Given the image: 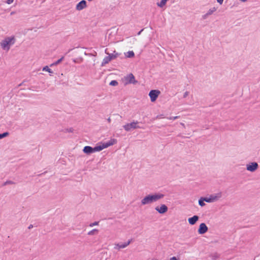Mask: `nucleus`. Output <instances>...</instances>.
<instances>
[{
    "label": "nucleus",
    "mask_w": 260,
    "mask_h": 260,
    "mask_svg": "<svg viewBox=\"0 0 260 260\" xmlns=\"http://www.w3.org/2000/svg\"><path fill=\"white\" fill-rule=\"evenodd\" d=\"M165 195L161 193H150L146 196L142 200L141 204L145 205L155 202L159 200L162 199Z\"/></svg>",
    "instance_id": "nucleus-1"
},
{
    "label": "nucleus",
    "mask_w": 260,
    "mask_h": 260,
    "mask_svg": "<svg viewBox=\"0 0 260 260\" xmlns=\"http://www.w3.org/2000/svg\"><path fill=\"white\" fill-rule=\"evenodd\" d=\"M15 42V39L14 36L6 37L1 42V46L4 50H9L10 46Z\"/></svg>",
    "instance_id": "nucleus-2"
},
{
    "label": "nucleus",
    "mask_w": 260,
    "mask_h": 260,
    "mask_svg": "<svg viewBox=\"0 0 260 260\" xmlns=\"http://www.w3.org/2000/svg\"><path fill=\"white\" fill-rule=\"evenodd\" d=\"M139 123L138 121H134L131 123H127L123 126V128L126 132H131L137 128H141V127L138 125Z\"/></svg>",
    "instance_id": "nucleus-3"
},
{
    "label": "nucleus",
    "mask_w": 260,
    "mask_h": 260,
    "mask_svg": "<svg viewBox=\"0 0 260 260\" xmlns=\"http://www.w3.org/2000/svg\"><path fill=\"white\" fill-rule=\"evenodd\" d=\"M83 151L84 153L89 155L91 153H93L95 152H99L100 150V147H99L98 144L94 146V147H92L90 146H86L83 148Z\"/></svg>",
    "instance_id": "nucleus-4"
},
{
    "label": "nucleus",
    "mask_w": 260,
    "mask_h": 260,
    "mask_svg": "<svg viewBox=\"0 0 260 260\" xmlns=\"http://www.w3.org/2000/svg\"><path fill=\"white\" fill-rule=\"evenodd\" d=\"M123 80L125 81V85L129 84H136L138 83V81L135 79V77L132 73H130L126 76H124Z\"/></svg>",
    "instance_id": "nucleus-5"
},
{
    "label": "nucleus",
    "mask_w": 260,
    "mask_h": 260,
    "mask_svg": "<svg viewBox=\"0 0 260 260\" xmlns=\"http://www.w3.org/2000/svg\"><path fill=\"white\" fill-rule=\"evenodd\" d=\"M117 142V140L115 139H111L109 141L103 143H99V147H100V151H102L104 148H108L109 146H112Z\"/></svg>",
    "instance_id": "nucleus-6"
},
{
    "label": "nucleus",
    "mask_w": 260,
    "mask_h": 260,
    "mask_svg": "<svg viewBox=\"0 0 260 260\" xmlns=\"http://www.w3.org/2000/svg\"><path fill=\"white\" fill-rule=\"evenodd\" d=\"M221 197V193L219 192L216 194H212L210 195L209 197H204L205 202L207 203H213Z\"/></svg>",
    "instance_id": "nucleus-7"
},
{
    "label": "nucleus",
    "mask_w": 260,
    "mask_h": 260,
    "mask_svg": "<svg viewBox=\"0 0 260 260\" xmlns=\"http://www.w3.org/2000/svg\"><path fill=\"white\" fill-rule=\"evenodd\" d=\"M160 93V91L157 89L151 90L149 93L151 101L152 102H155Z\"/></svg>",
    "instance_id": "nucleus-8"
},
{
    "label": "nucleus",
    "mask_w": 260,
    "mask_h": 260,
    "mask_svg": "<svg viewBox=\"0 0 260 260\" xmlns=\"http://www.w3.org/2000/svg\"><path fill=\"white\" fill-rule=\"evenodd\" d=\"M258 168V165L256 162H251L246 165V169L251 172H254Z\"/></svg>",
    "instance_id": "nucleus-9"
},
{
    "label": "nucleus",
    "mask_w": 260,
    "mask_h": 260,
    "mask_svg": "<svg viewBox=\"0 0 260 260\" xmlns=\"http://www.w3.org/2000/svg\"><path fill=\"white\" fill-rule=\"evenodd\" d=\"M155 210L159 213L163 214L168 211V208L165 204H161L160 206H156Z\"/></svg>",
    "instance_id": "nucleus-10"
},
{
    "label": "nucleus",
    "mask_w": 260,
    "mask_h": 260,
    "mask_svg": "<svg viewBox=\"0 0 260 260\" xmlns=\"http://www.w3.org/2000/svg\"><path fill=\"white\" fill-rule=\"evenodd\" d=\"M208 228L205 223H201L199 226L198 232L200 235H203L208 231Z\"/></svg>",
    "instance_id": "nucleus-11"
},
{
    "label": "nucleus",
    "mask_w": 260,
    "mask_h": 260,
    "mask_svg": "<svg viewBox=\"0 0 260 260\" xmlns=\"http://www.w3.org/2000/svg\"><path fill=\"white\" fill-rule=\"evenodd\" d=\"M86 4L85 0H82L77 4L76 8L77 10H82L87 6Z\"/></svg>",
    "instance_id": "nucleus-12"
},
{
    "label": "nucleus",
    "mask_w": 260,
    "mask_h": 260,
    "mask_svg": "<svg viewBox=\"0 0 260 260\" xmlns=\"http://www.w3.org/2000/svg\"><path fill=\"white\" fill-rule=\"evenodd\" d=\"M199 217L198 215H193L192 217L189 218L188 221L190 225H194L199 220Z\"/></svg>",
    "instance_id": "nucleus-13"
},
{
    "label": "nucleus",
    "mask_w": 260,
    "mask_h": 260,
    "mask_svg": "<svg viewBox=\"0 0 260 260\" xmlns=\"http://www.w3.org/2000/svg\"><path fill=\"white\" fill-rule=\"evenodd\" d=\"M132 241V239L128 240L127 242L121 244H118L117 246L119 248H124L127 246Z\"/></svg>",
    "instance_id": "nucleus-14"
},
{
    "label": "nucleus",
    "mask_w": 260,
    "mask_h": 260,
    "mask_svg": "<svg viewBox=\"0 0 260 260\" xmlns=\"http://www.w3.org/2000/svg\"><path fill=\"white\" fill-rule=\"evenodd\" d=\"M105 53H107V54H108L109 56H110V60H112L114 59H115L116 58H117L118 55H119V54L117 52H116L115 51H114V53H107L106 52V50H105Z\"/></svg>",
    "instance_id": "nucleus-15"
},
{
    "label": "nucleus",
    "mask_w": 260,
    "mask_h": 260,
    "mask_svg": "<svg viewBox=\"0 0 260 260\" xmlns=\"http://www.w3.org/2000/svg\"><path fill=\"white\" fill-rule=\"evenodd\" d=\"M169 0H161L160 2H157L156 3L157 6L159 8H163L166 6L167 3Z\"/></svg>",
    "instance_id": "nucleus-16"
},
{
    "label": "nucleus",
    "mask_w": 260,
    "mask_h": 260,
    "mask_svg": "<svg viewBox=\"0 0 260 260\" xmlns=\"http://www.w3.org/2000/svg\"><path fill=\"white\" fill-rule=\"evenodd\" d=\"M110 61V56H109V55L105 57L102 62L101 66L104 67L106 64L108 63Z\"/></svg>",
    "instance_id": "nucleus-17"
},
{
    "label": "nucleus",
    "mask_w": 260,
    "mask_h": 260,
    "mask_svg": "<svg viewBox=\"0 0 260 260\" xmlns=\"http://www.w3.org/2000/svg\"><path fill=\"white\" fill-rule=\"evenodd\" d=\"M125 55L127 58H132L135 56V53L133 51H128L125 53Z\"/></svg>",
    "instance_id": "nucleus-18"
},
{
    "label": "nucleus",
    "mask_w": 260,
    "mask_h": 260,
    "mask_svg": "<svg viewBox=\"0 0 260 260\" xmlns=\"http://www.w3.org/2000/svg\"><path fill=\"white\" fill-rule=\"evenodd\" d=\"M63 59H64V57L63 56L61 57L60 58L58 59L56 61H55L53 63H51L50 65V67H52L53 66H56V65L59 64L63 60Z\"/></svg>",
    "instance_id": "nucleus-19"
},
{
    "label": "nucleus",
    "mask_w": 260,
    "mask_h": 260,
    "mask_svg": "<svg viewBox=\"0 0 260 260\" xmlns=\"http://www.w3.org/2000/svg\"><path fill=\"white\" fill-rule=\"evenodd\" d=\"M205 202V199L204 197H201L199 200V205L203 207L205 206V203H204Z\"/></svg>",
    "instance_id": "nucleus-20"
},
{
    "label": "nucleus",
    "mask_w": 260,
    "mask_h": 260,
    "mask_svg": "<svg viewBox=\"0 0 260 260\" xmlns=\"http://www.w3.org/2000/svg\"><path fill=\"white\" fill-rule=\"evenodd\" d=\"M210 257L212 258V259L216 260L219 258V254H218L217 253H214L211 254L210 255Z\"/></svg>",
    "instance_id": "nucleus-21"
},
{
    "label": "nucleus",
    "mask_w": 260,
    "mask_h": 260,
    "mask_svg": "<svg viewBox=\"0 0 260 260\" xmlns=\"http://www.w3.org/2000/svg\"><path fill=\"white\" fill-rule=\"evenodd\" d=\"M43 71H46V72H48V73H49L50 74H52L53 73V71H52L51 69H50L49 68V67L47 66H45L43 68V70H42Z\"/></svg>",
    "instance_id": "nucleus-22"
},
{
    "label": "nucleus",
    "mask_w": 260,
    "mask_h": 260,
    "mask_svg": "<svg viewBox=\"0 0 260 260\" xmlns=\"http://www.w3.org/2000/svg\"><path fill=\"white\" fill-rule=\"evenodd\" d=\"M9 133L8 132L0 133V140L9 136Z\"/></svg>",
    "instance_id": "nucleus-23"
},
{
    "label": "nucleus",
    "mask_w": 260,
    "mask_h": 260,
    "mask_svg": "<svg viewBox=\"0 0 260 260\" xmlns=\"http://www.w3.org/2000/svg\"><path fill=\"white\" fill-rule=\"evenodd\" d=\"M216 10V8L215 7H213L209 10V11L207 12V13L209 15H212Z\"/></svg>",
    "instance_id": "nucleus-24"
},
{
    "label": "nucleus",
    "mask_w": 260,
    "mask_h": 260,
    "mask_svg": "<svg viewBox=\"0 0 260 260\" xmlns=\"http://www.w3.org/2000/svg\"><path fill=\"white\" fill-rule=\"evenodd\" d=\"M118 84V83L117 81L115 80H112L109 83V85L111 86H117Z\"/></svg>",
    "instance_id": "nucleus-25"
},
{
    "label": "nucleus",
    "mask_w": 260,
    "mask_h": 260,
    "mask_svg": "<svg viewBox=\"0 0 260 260\" xmlns=\"http://www.w3.org/2000/svg\"><path fill=\"white\" fill-rule=\"evenodd\" d=\"M98 230L96 229H93L88 233V235H93L96 233H98Z\"/></svg>",
    "instance_id": "nucleus-26"
},
{
    "label": "nucleus",
    "mask_w": 260,
    "mask_h": 260,
    "mask_svg": "<svg viewBox=\"0 0 260 260\" xmlns=\"http://www.w3.org/2000/svg\"><path fill=\"white\" fill-rule=\"evenodd\" d=\"M14 182L11 180H7L4 183L3 185L6 186L7 185L13 184Z\"/></svg>",
    "instance_id": "nucleus-27"
},
{
    "label": "nucleus",
    "mask_w": 260,
    "mask_h": 260,
    "mask_svg": "<svg viewBox=\"0 0 260 260\" xmlns=\"http://www.w3.org/2000/svg\"><path fill=\"white\" fill-rule=\"evenodd\" d=\"M99 221H94V222L93 223H91L90 224H89V226H94V225H97L99 224Z\"/></svg>",
    "instance_id": "nucleus-28"
},
{
    "label": "nucleus",
    "mask_w": 260,
    "mask_h": 260,
    "mask_svg": "<svg viewBox=\"0 0 260 260\" xmlns=\"http://www.w3.org/2000/svg\"><path fill=\"white\" fill-rule=\"evenodd\" d=\"M209 16V15L207 13L203 15L202 16V18L203 19H206L207 18V17Z\"/></svg>",
    "instance_id": "nucleus-29"
},
{
    "label": "nucleus",
    "mask_w": 260,
    "mask_h": 260,
    "mask_svg": "<svg viewBox=\"0 0 260 260\" xmlns=\"http://www.w3.org/2000/svg\"><path fill=\"white\" fill-rule=\"evenodd\" d=\"M66 131L69 133H72L73 132V128H67L66 129Z\"/></svg>",
    "instance_id": "nucleus-30"
},
{
    "label": "nucleus",
    "mask_w": 260,
    "mask_h": 260,
    "mask_svg": "<svg viewBox=\"0 0 260 260\" xmlns=\"http://www.w3.org/2000/svg\"><path fill=\"white\" fill-rule=\"evenodd\" d=\"M14 2V0H7L6 3L9 5L11 4Z\"/></svg>",
    "instance_id": "nucleus-31"
},
{
    "label": "nucleus",
    "mask_w": 260,
    "mask_h": 260,
    "mask_svg": "<svg viewBox=\"0 0 260 260\" xmlns=\"http://www.w3.org/2000/svg\"><path fill=\"white\" fill-rule=\"evenodd\" d=\"M188 94H189V92H188V91H186V92H185L184 93V94H183V98H186V97H187V96H188Z\"/></svg>",
    "instance_id": "nucleus-32"
},
{
    "label": "nucleus",
    "mask_w": 260,
    "mask_h": 260,
    "mask_svg": "<svg viewBox=\"0 0 260 260\" xmlns=\"http://www.w3.org/2000/svg\"><path fill=\"white\" fill-rule=\"evenodd\" d=\"M27 80H24L22 82H21V83H20V84L18 85V86H19V87H20V86H21L23 85V83H25V82H27Z\"/></svg>",
    "instance_id": "nucleus-33"
},
{
    "label": "nucleus",
    "mask_w": 260,
    "mask_h": 260,
    "mask_svg": "<svg viewBox=\"0 0 260 260\" xmlns=\"http://www.w3.org/2000/svg\"><path fill=\"white\" fill-rule=\"evenodd\" d=\"M216 1L218 3H219L220 5H221V4H222L224 0H216Z\"/></svg>",
    "instance_id": "nucleus-34"
},
{
    "label": "nucleus",
    "mask_w": 260,
    "mask_h": 260,
    "mask_svg": "<svg viewBox=\"0 0 260 260\" xmlns=\"http://www.w3.org/2000/svg\"><path fill=\"white\" fill-rule=\"evenodd\" d=\"M178 118V116H175V117H170L169 119L170 120H175Z\"/></svg>",
    "instance_id": "nucleus-35"
},
{
    "label": "nucleus",
    "mask_w": 260,
    "mask_h": 260,
    "mask_svg": "<svg viewBox=\"0 0 260 260\" xmlns=\"http://www.w3.org/2000/svg\"><path fill=\"white\" fill-rule=\"evenodd\" d=\"M169 260H178V259H177L175 256H173L171 257Z\"/></svg>",
    "instance_id": "nucleus-36"
},
{
    "label": "nucleus",
    "mask_w": 260,
    "mask_h": 260,
    "mask_svg": "<svg viewBox=\"0 0 260 260\" xmlns=\"http://www.w3.org/2000/svg\"><path fill=\"white\" fill-rule=\"evenodd\" d=\"M33 228V225L32 224H30L28 227V229H31Z\"/></svg>",
    "instance_id": "nucleus-37"
},
{
    "label": "nucleus",
    "mask_w": 260,
    "mask_h": 260,
    "mask_svg": "<svg viewBox=\"0 0 260 260\" xmlns=\"http://www.w3.org/2000/svg\"><path fill=\"white\" fill-rule=\"evenodd\" d=\"M143 30V29H141L140 31H139L138 32V35H140L141 33V32Z\"/></svg>",
    "instance_id": "nucleus-38"
},
{
    "label": "nucleus",
    "mask_w": 260,
    "mask_h": 260,
    "mask_svg": "<svg viewBox=\"0 0 260 260\" xmlns=\"http://www.w3.org/2000/svg\"><path fill=\"white\" fill-rule=\"evenodd\" d=\"M240 1L242 2H246L247 0H239Z\"/></svg>",
    "instance_id": "nucleus-39"
},
{
    "label": "nucleus",
    "mask_w": 260,
    "mask_h": 260,
    "mask_svg": "<svg viewBox=\"0 0 260 260\" xmlns=\"http://www.w3.org/2000/svg\"><path fill=\"white\" fill-rule=\"evenodd\" d=\"M14 13H15V12H12L11 13V15H13Z\"/></svg>",
    "instance_id": "nucleus-40"
},
{
    "label": "nucleus",
    "mask_w": 260,
    "mask_h": 260,
    "mask_svg": "<svg viewBox=\"0 0 260 260\" xmlns=\"http://www.w3.org/2000/svg\"><path fill=\"white\" fill-rule=\"evenodd\" d=\"M108 121L109 122H110L111 119H110V118H109L108 119Z\"/></svg>",
    "instance_id": "nucleus-41"
},
{
    "label": "nucleus",
    "mask_w": 260,
    "mask_h": 260,
    "mask_svg": "<svg viewBox=\"0 0 260 260\" xmlns=\"http://www.w3.org/2000/svg\"><path fill=\"white\" fill-rule=\"evenodd\" d=\"M72 50V49H70V50H69V52L70 51H71Z\"/></svg>",
    "instance_id": "nucleus-42"
}]
</instances>
